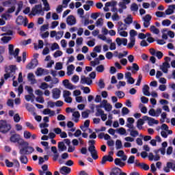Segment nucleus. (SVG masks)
Masks as SVG:
<instances>
[{"mask_svg": "<svg viewBox=\"0 0 175 175\" xmlns=\"http://www.w3.org/2000/svg\"><path fill=\"white\" fill-rule=\"evenodd\" d=\"M25 143L26 144H21V146H23L19 151L21 155H29V154H32L33 151H35V149H33L32 146H29L28 142H25Z\"/></svg>", "mask_w": 175, "mask_h": 175, "instance_id": "obj_1", "label": "nucleus"}, {"mask_svg": "<svg viewBox=\"0 0 175 175\" xmlns=\"http://www.w3.org/2000/svg\"><path fill=\"white\" fill-rule=\"evenodd\" d=\"M89 144H90V146L88 148V151H90L92 157L94 160L98 159L99 158L98 152L96 151V149H95V146H94V144H95V140H90Z\"/></svg>", "mask_w": 175, "mask_h": 175, "instance_id": "obj_2", "label": "nucleus"}, {"mask_svg": "<svg viewBox=\"0 0 175 175\" xmlns=\"http://www.w3.org/2000/svg\"><path fill=\"white\" fill-rule=\"evenodd\" d=\"M10 129H12V126L10 124H8L6 120L0 121V132H1V133H8Z\"/></svg>", "mask_w": 175, "mask_h": 175, "instance_id": "obj_3", "label": "nucleus"}, {"mask_svg": "<svg viewBox=\"0 0 175 175\" xmlns=\"http://www.w3.org/2000/svg\"><path fill=\"white\" fill-rule=\"evenodd\" d=\"M36 14H41V16L44 14V12H43V10L42 9V4L36 5L32 8L29 16H36Z\"/></svg>", "mask_w": 175, "mask_h": 175, "instance_id": "obj_4", "label": "nucleus"}, {"mask_svg": "<svg viewBox=\"0 0 175 175\" xmlns=\"http://www.w3.org/2000/svg\"><path fill=\"white\" fill-rule=\"evenodd\" d=\"M10 142H12V143H18V144H19L20 146H21V144H27V143H25V142H24V139H21L20 135L17 134H14L11 136Z\"/></svg>", "mask_w": 175, "mask_h": 175, "instance_id": "obj_5", "label": "nucleus"}, {"mask_svg": "<svg viewBox=\"0 0 175 175\" xmlns=\"http://www.w3.org/2000/svg\"><path fill=\"white\" fill-rule=\"evenodd\" d=\"M143 119L144 120V121H148V124L150 126H152V125H154V124H155L156 125H158V124H159V121L156 120L155 119H154L152 118H150L147 116H143Z\"/></svg>", "mask_w": 175, "mask_h": 175, "instance_id": "obj_6", "label": "nucleus"}, {"mask_svg": "<svg viewBox=\"0 0 175 175\" xmlns=\"http://www.w3.org/2000/svg\"><path fill=\"white\" fill-rule=\"evenodd\" d=\"M16 74V66H11L10 67V72L4 75V79L8 80L9 77H13Z\"/></svg>", "mask_w": 175, "mask_h": 175, "instance_id": "obj_7", "label": "nucleus"}, {"mask_svg": "<svg viewBox=\"0 0 175 175\" xmlns=\"http://www.w3.org/2000/svg\"><path fill=\"white\" fill-rule=\"evenodd\" d=\"M161 113L162 109L161 108H157L156 111L154 109H151L148 111L149 116H151L152 117H159Z\"/></svg>", "mask_w": 175, "mask_h": 175, "instance_id": "obj_8", "label": "nucleus"}, {"mask_svg": "<svg viewBox=\"0 0 175 175\" xmlns=\"http://www.w3.org/2000/svg\"><path fill=\"white\" fill-rule=\"evenodd\" d=\"M151 18H152V17L150 14H146L142 18L144 21V27L145 28H148V27H150V22L151 21Z\"/></svg>", "mask_w": 175, "mask_h": 175, "instance_id": "obj_9", "label": "nucleus"}, {"mask_svg": "<svg viewBox=\"0 0 175 175\" xmlns=\"http://www.w3.org/2000/svg\"><path fill=\"white\" fill-rule=\"evenodd\" d=\"M81 84H87V85H91L92 84V79L88 77H81Z\"/></svg>", "mask_w": 175, "mask_h": 175, "instance_id": "obj_10", "label": "nucleus"}, {"mask_svg": "<svg viewBox=\"0 0 175 175\" xmlns=\"http://www.w3.org/2000/svg\"><path fill=\"white\" fill-rule=\"evenodd\" d=\"M52 97L53 99H59L61 97V90L58 88L52 90Z\"/></svg>", "mask_w": 175, "mask_h": 175, "instance_id": "obj_11", "label": "nucleus"}, {"mask_svg": "<svg viewBox=\"0 0 175 175\" xmlns=\"http://www.w3.org/2000/svg\"><path fill=\"white\" fill-rule=\"evenodd\" d=\"M39 64V62L38 61V59L34 58L31 60L30 63H29L27 66V69H33V68H36L38 66V64Z\"/></svg>", "mask_w": 175, "mask_h": 175, "instance_id": "obj_12", "label": "nucleus"}, {"mask_svg": "<svg viewBox=\"0 0 175 175\" xmlns=\"http://www.w3.org/2000/svg\"><path fill=\"white\" fill-rule=\"evenodd\" d=\"M96 117H101L102 121H106L107 120V114L105 113V111L99 110L98 112H96Z\"/></svg>", "mask_w": 175, "mask_h": 175, "instance_id": "obj_13", "label": "nucleus"}, {"mask_svg": "<svg viewBox=\"0 0 175 175\" xmlns=\"http://www.w3.org/2000/svg\"><path fill=\"white\" fill-rule=\"evenodd\" d=\"M3 6L5 8H10V6H13L17 5V1L16 0H7L2 3Z\"/></svg>", "mask_w": 175, "mask_h": 175, "instance_id": "obj_14", "label": "nucleus"}, {"mask_svg": "<svg viewBox=\"0 0 175 175\" xmlns=\"http://www.w3.org/2000/svg\"><path fill=\"white\" fill-rule=\"evenodd\" d=\"M116 42L118 46H121L122 44H123V46H126V44H128V39L126 38H117Z\"/></svg>", "mask_w": 175, "mask_h": 175, "instance_id": "obj_15", "label": "nucleus"}, {"mask_svg": "<svg viewBox=\"0 0 175 175\" xmlns=\"http://www.w3.org/2000/svg\"><path fill=\"white\" fill-rule=\"evenodd\" d=\"M68 25H75L76 24V18L73 15L68 16L66 19Z\"/></svg>", "mask_w": 175, "mask_h": 175, "instance_id": "obj_16", "label": "nucleus"}, {"mask_svg": "<svg viewBox=\"0 0 175 175\" xmlns=\"http://www.w3.org/2000/svg\"><path fill=\"white\" fill-rule=\"evenodd\" d=\"M113 157L110 156V155H105L103 157L102 161L100 162L101 165H105V163H106V162H113Z\"/></svg>", "mask_w": 175, "mask_h": 175, "instance_id": "obj_17", "label": "nucleus"}, {"mask_svg": "<svg viewBox=\"0 0 175 175\" xmlns=\"http://www.w3.org/2000/svg\"><path fill=\"white\" fill-rule=\"evenodd\" d=\"M70 172H72V169H70L69 167L63 166L62 168H60L61 174L68 175L69 173H70Z\"/></svg>", "mask_w": 175, "mask_h": 175, "instance_id": "obj_18", "label": "nucleus"}, {"mask_svg": "<svg viewBox=\"0 0 175 175\" xmlns=\"http://www.w3.org/2000/svg\"><path fill=\"white\" fill-rule=\"evenodd\" d=\"M72 121H74V122H79V120H80V112H79V111H74L72 113Z\"/></svg>", "mask_w": 175, "mask_h": 175, "instance_id": "obj_19", "label": "nucleus"}, {"mask_svg": "<svg viewBox=\"0 0 175 175\" xmlns=\"http://www.w3.org/2000/svg\"><path fill=\"white\" fill-rule=\"evenodd\" d=\"M175 5H171L169 6L168 9L165 10V16H170L174 13Z\"/></svg>", "mask_w": 175, "mask_h": 175, "instance_id": "obj_20", "label": "nucleus"}, {"mask_svg": "<svg viewBox=\"0 0 175 175\" xmlns=\"http://www.w3.org/2000/svg\"><path fill=\"white\" fill-rule=\"evenodd\" d=\"M142 92L144 95H146V96H150V95H151V94L150 93V87L148 86V85H144Z\"/></svg>", "mask_w": 175, "mask_h": 175, "instance_id": "obj_21", "label": "nucleus"}, {"mask_svg": "<svg viewBox=\"0 0 175 175\" xmlns=\"http://www.w3.org/2000/svg\"><path fill=\"white\" fill-rule=\"evenodd\" d=\"M145 121L146 120H144L143 118L142 119L140 118L137 121V128L139 129V131H142V129H143V125H144Z\"/></svg>", "mask_w": 175, "mask_h": 175, "instance_id": "obj_22", "label": "nucleus"}, {"mask_svg": "<svg viewBox=\"0 0 175 175\" xmlns=\"http://www.w3.org/2000/svg\"><path fill=\"white\" fill-rule=\"evenodd\" d=\"M42 170H39L38 172L40 175H44V174L46 173V172H47V170H49V165H47V164H44L42 166Z\"/></svg>", "mask_w": 175, "mask_h": 175, "instance_id": "obj_23", "label": "nucleus"}, {"mask_svg": "<svg viewBox=\"0 0 175 175\" xmlns=\"http://www.w3.org/2000/svg\"><path fill=\"white\" fill-rule=\"evenodd\" d=\"M118 31H125L126 29V25L124 24L122 21L118 22Z\"/></svg>", "mask_w": 175, "mask_h": 175, "instance_id": "obj_24", "label": "nucleus"}, {"mask_svg": "<svg viewBox=\"0 0 175 175\" xmlns=\"http://www.w3.org/2000/svg\"><path fill=\"white\" fill-rule=\"evenodd\" d=\"M104 105H106V100H103L100 104L96 105V113H98V110H103L102 107L104 109Z\"/></svg>", "mask_w": 175, "mask_h": 175, "instance_id": "obj_25", "label": "nucleus"}, {"mask_svg": "<svg viewBox=\"0 0 175 175\" xmlns=\"http://www.w3.org/2000/svg\"><path fill=\"white\" fill-rule=\"evenodd\" d=\"M75 70V66L71 64L67 67V75L68 76H70V75L73 74V71Z\"/></svg>", "mask_w": 175, "mask_h": 175, "instance_id": "obj_26", "label": "nucleus"}, {"mask_svg": "<svg viewBox=\"0 0 175 175\" xmlns=\"http://www.w3.org/2000/svg\"><path fill=\"white\" fill-rule=\"evenodd\" d=\"M58 149H59V151H65L66 150V147L65 146V144L62 142H58Z\"/></svg>", "mask_w": 175, "mask_h": 175, "instance_id": "obj_27", "label": "nucleus"}, {"mask_svg": "<svg viewBox=\"0 0 175 175\" xmlns=\"http://www.w3.org/2000/svg\"><path fill=\"white\" fill-rule=\"evenodd\" d=\"M17 25H23L24 24V17L23 16H18L16 20Z\"/></svg>", "mask_w": 175, "mask_h": 175, "instance_id": "obj_28", "label": "nucleus"}, {"mask_svg": "<svg viewBox=\"0 0 175 175\" xmlns=\"http://www.w3.org/2000/svg\"><path fill=\"white\" fill-rule=\"evenodd\" d=\"M19 159L21 163H23L24 165H27V163H28V157L24 154H21Z\"/></svg>", "mask_w": 175, "mask_h": 175, "instance_id": "obj_29", "label": "nucleus"}, {"mask_svg": "<svg viewBox=\"0 0 175 175\" xmlns=\"http://www.w3.org/2000/svg\"><path fill=\"white\" fill-rule=\"evenodd\" d=\"M115 165H117L118 166H120V167H122L125 166V163L122 162V160L121 159H116L115 161Z\"/></svg>", "mask_w": 175, "mask_h": 175, "instance_id": "obj_30", "label": "nucleus"}, {"mask_svg": "<svg viewBox=\"0 0 175 175\" xmlns=\"http://www.w3.org/2000/svg\"><path fill=\"white\" fill-rule=\"evenodd\" d=\"M42 2L44 6V10L49 12L50 10V4L49 3V1H47V0H42Z\"/></svg>", "mask_w": 175, "mask_h": 175, "instance_id": "obj_31", "label": "nucleus"}, {"mask_svg": "<svg viewBox=\"0 0 175 175\" xmlns=\"http://www.w3.org/2000/svg\"><path fill=\"white\" fill-rule=\"evenodd\" d=\"M23 6V1H19L18 3V8L17 10L15 12V16H18V13H20L21 10H22Z\"/></svg>", "mask_w": 175, "mask_h": 175, "instance_id": "obj_32", "label": "nucleus"}, {"mask_svg": "<svg viewBox=\"0 0 175 175\" xmlns=\"http://www.w3.org/2000/svg\"><path fill=\"white\" fill-rule=\"evenodd\" d=\"M35 76L33 75V73H29L27 75V79L29 81H31L33 84H35L36 83V80L35 79Z\"/></svg>", "mask_w": 175, "mask_h": 175, "instance_id": "obj_33", "label": "nucleus"}, {"mask_svg": "<svg viewBox=\"0 0 175 175\" xmlns=\"http://www.w3.org/2000/svg\"><path fill=\"white\" fill-rule=\"evenodd\" d=\"M150 32L154 33L155 35H158L159 33V29L157 28V27L152 25L150 27Z\"/></svg>", "mask_w": 175, "mask_h": 175, "instance_id": "obj_34", "label": "nucleus"}, {"mask_svg": "<svg viewBox=\"0 0 175 175\" xmlns=\"http://www.w3.org/2000/svg\"><path fill=\"white\" fill-rule=\"evenodd\" d=\"M104 109L106 111H111V109H113V107L110 103H107V100H106V103L104 105Z\"/></svg>", "mask_w": 175, "mask_h": 175, "instance_id": "obj_35", "label": "nucleus"}, {"mask_svg": "<svg viewBox=\"0 0 175 175\" xmlns=\"http://www.w3.org/2000/svg\"><path fill=\"white\" fill-rule=\"evenodd\" d=\"M170 169H172V162H167V166L163 167V171L165 173H170Z\"/></svg>", "mask_w": 175, "mask_h": 175, "instance_id": "obj_36", "label": "nucleus"}, {"mask_svg": "<svg viewBox=\"0 0 175 175\" xmlns=\"http://www.w3.org/2000/svg\"><path fill=\"white\" fill-rule=\"evenodd\" d=\"M128 131L130 132V135L133 137H137V136H139V132L135 129H128Z\"/></svg>", "mask_w": 175, "mask_h": 175, "instance_id": "obj_37", "label": "nucleus"}, {"mask_svg": "<svg viewBox=\"0 0 175 175\" xmlns=\"http://www.w3.org/2000/svg\"><path fill=\"white\" fill-rule=\"evenodd\" d=\"M124 23L126 24H128L129 25L130 24H132L133 23V18H132V15H129L125 19Z\"/></svg>", "mask_w": 175, "mask_h": 175, "instance_id": "obj_38", "label": "nucleus"}, {"mask_svg": "<svg viewBox=\"0 0 175 175\" xmlns=\"http://www.w3.org/2000/svg\"><path fill=\"white\" fill-rule=\"evenodd\" d=\"M136 42V39L130 38V42L127 44V49H133L135 46V43Z\"/></svg>", "mask_w": 175, "mask_h": 175, "instance_id": "obj_39", "label": "nucleus"}, {"mask_svg": "<svg viewBox=\"0 0 175 175\" xmlns=\"http://www.w3.org/2000/svg\"><path fill=\"white\" fill-rule=\"evenodd\" d=\"M116 150H121L122 148H123L122 142H121V140L120 139L116 140Z\"/></svg>", "mask_w": 175, "mask_h": 175, "instance_id": "obj_40", "label": "nucleus"}, {"mask_svg": "<svg viewBox=\"0 0 175 175\" xmlns=\"http://www.w3.org/2000/svg\"><path fill=\"white\" fill-rule=\"evenodd\" d=\"M1 18L5 21L10 20V18H12V15L8 12H5L1 15Z\"/></svg>", "mask_w": 175, "mask_h": 175, "instance_id": "obj_41", "label": "nucleus"}, {"mask_svg": "<svg viewBox=\"0 0 175 175\" xmlns=\"http://www.w3.org/2000/svg\"><path fill=\"white\" fill-rule=\"evenodd\" d=\"M96 70L98 73H103V72H105V66H103V64H100V65L98 66L96 68Z\"/></svg>", "mask_w": 175, "mask_h": 175, "instance_id": "obj_42", "label": "nucleus"}, {"mask_svg": "<svg viewBox=\"0 0 175 175\" xmlns=\"http://www.w3.org/2000/svg\"><path fill=\"white\" fill-rule=\"evenodd\" d=\"M130 9L131 12H137V10H139V5L135 3H133L131 4Z\"/></svg>", "mask_w": 175, "mask_h": 175, "instance_id": "obj_43", "label": "nucleus"}, {"mask_svg": "<svg viewBox=\"0 0 175 175\" xmlns=\"http://www.w3.org/2000/svg\"><path fill=\"white\" fill-rule=\"evenodd\" d=\"M72 95V92H69L68 90H64L63 91V98L64 99H66V98L70 97Z\"/></svg>", "mask_w": 175, "mask_h": 175, "instance_id": "obj_44", "label": "nucleus"}, {"mask_svg": "<svg viewBox=\"0 0 175 175\" xmlns=\"http://www.w3.org/2000/svg\"><path fill=\"white\" fill-rule=\"evenodd\" d=\"M135 36H137V31L135 29H131L130 31V39H136Z\"/></svg>", "mask_w": 175, "mask_h": 175, "instance_id": "obj_45", "label": "nucleus"}, {"mask_svg": "<svg viewBox=\"0 0 175 175\" xmlns=\"http://www.w3.org/2000/svg\"><path fill=\"white\" fill-rule=\"evenodd\" d=\"M53 88V85H49V84L46 83H41V85L40 86V88H41V90H47V88Z\"/></svg>", "mask_w": 175, "mask_h": 175, "instance_id": "obj_46", "label": "nucleus"}, {"mask_svg": "<svg viewBox=\"0 0 175 175\" xmlns=\"http://www.w3.org/2000/svg\"><path fill=\"white\" fill-rule=\"evenodd\" d=\"M172 24V21L169 19H165L162 21L163 27H169Z\"/></svg>", "mask_w": 175, "mask_h": 175, "instance_id": "obj_47", "label": "nucleus"}, {"mask_svg": "<svg viewBox=\"0 0 175 175\" xmlns=\"http://www.w3.org/2000/svg\"><path fill=\"white\" fill-rule=\"evenodd\" d=\"M155 15L157 16V17H159V18L166 17V14L165 12H161V11L156 12Z\"/></svg>", "mask_w": 175, "mask_h": 175, "instance_id": "obj_48", "label": "nucleus"}, {"mask_svg": "<svg viewBox=\"0 0 175 175\" xmlns=\"http://www.w3.org/2000/svg\"><path fill=\"white\" fill-rule=\"evenodd\" d=\"M51 51H54V50H59V45L57 42L52 44L51 46Z\"/></svg>", "mask_w": 175, "mask_h": 175, "instance_id": "obj_49", "label": "nucleus"}, {"mask_svg": "<svg viewBox=\"0 0 175 175\" xmlns=\"http://www.w3.org/2000/svg\"><path fill=\"white\" fill-rule=\"evenodd\" d=\"M139 165V167L141 169H144V170H150V166L144 163H141Z\"/></svg>", "mask_w": 175, "mask_h": 175, "instance_id": "obj_50", "label": "nucleus"}, {"mask_svg": "<svg viewBox=\"0 0 175 175\" xmlns=\"http://www.w3.org/2000/svg\"><path fill=\"white\" fill-rule=\"evenodd\" d=\"M118 33H119V35L123 38H126V36H128V32L125 31L118 30Z\"/></svg>", "mask_w": 175, "mask_h": 175, "instance_id": "obj_51", "label": "nucleus"}, {"mask_svg": "<svg viewBox=\"0 0 175 175\" xmlns=\"http://www.w3.org/2000/svg\"><path fill=\"white\" fill-rule=\"evenodd\" d=\"M23 135H24L25 139H31V137L32 136V134L31 133V132L28 131H25Z\"/></svg>", "mask_w": 175, "mask_h": 175, "instance_id": "obj_52", "label": "nucleus"}, {"mask_svg": "<svg viewBox=\"0 0 175 175\" xmlns=\"http://www.w3.org/2000/svg\"><path fill=\"white\" fill-rule=\"evenodd\" d=\"M89 116H90V110L85 111L81 113L82 118H88Z\"/></svg>", "mask_w": 175, "mask_h": 175, "instance_id": "obj_53", "label": "nucleus"}, {"mask_svg": "<svg viewBox=\"0 0 175 175\" xmlns=\"http://www.w3.org/2000/svg\"><path fill=\"white\" fill-rule=\"evenodd\" d=\"M44 70L42 68H38L36 72V76H42Z\"/></svg>", "mask_w": 175, "mask_h": 175, "instance_id": "obj_54", "label": "nucleus"}, {"mask_svg": "<svg viewBox=\"0 0 175 175\" xmlns=\"http://www.w3.org/2000/svg\"><path fill=\"white\" fill-rule=\"evenodd\" d=\"M62 36H64V31H58L57 33H56V40H59V39H61V38H62Z\"/></svg>", "mask_w": 175, "mask_h": 175, "instance_id": "obj_55", "label": "nucleus"}, {"mask_svg": "<svg viewBox=\"0 0 175 175\" xmlns=\"http://www.w3.org/2000/svg\"><path fill=\"white\" fill-rule=\"evenodd\" d=\"M115 94L120 99L125 96V94L121 91L116 92Z\"/></svg>", "mask_w": 175, "mask_h": 175, "instance_id": "obj_56", "label": "nucleus"}, {"mask_svg": "<svg viewBox=\"0 0 175 175\" xmlns=\"http://www.w3.org/2000/svg\"><path fill=\"white\" fill-rule=\"evenodd\" d=\"M63 54L64 53H62V51H57L53 53V57L54 58H58V57H61Z\"/></svg>", "mask_w": 175, "mask_h": 175, "instance_id": "obj_57", "label": "nucleus"}, {"mask_svg": "<svg viewBox=\"0 0 175 175\" xmlns=\"http://www.w3.org/2000/svg\"><path fill=\"white\" fill-rule=\"evenodd\" d=\"M96 27H102L103 25V19L102 18H100L97 20L96 22Z\"/></svg>", "mask_w": 175, "mask_h": 175, "instance_id": "obj_58", "label": "nucleus"}, {"mask_svg": "<svg viewBox=\"0 0 175 175\" xmlns=\"http://www.w3.org/2000/svg\"><path fill=\"white\" fill-rule=\"evenodd\" d=\"M12 161L14 167H16V169H20V162L18 161V160L15 159H13Z\"/></svg>", "mask_w": 175, "mask_h": 175, "instance_id": "obj_59", "label": "nucleus"}, {"mask_svg": "<svg viewBox=\"0 0 175 175\" xmlns=\"http://www.w3.org/2000/svg\"><path fill=\"white\" fill-rule=\"evenodd\" d=\"M15 10H16V5H12L11 8L8 9L6 12L10 14L11 13H14Z\"/></svg>", "mask_w": 175, "mask_h": 175, "instance_id": "obj_60", "label": "nucleus"}, {"mask_svg": "<svg viewBox=\"0 0 175 175\" xmlns=\"http://www.w3.org/2000/svg\"><path fill=\"white\" fill-rule=\"evenodd\" d=\"M25 100L27 101V102H29V100H31V103H33V98H34L33 96H32V94H30V95H26L25 96Z\"/></svg>", "mask_w": 175, "mask_h": 175, "instance_id": "obj_61", "label": "nucleus"}, {"mask_svg": "<svg viewBox=\"0 0 175 175\" xmlns=\"http://www.w3.org/2000/svg\"><path fill=\"white\" fill-rule=\"evenodd\" d=\"M12 40V37H6V36H4L1 38V41L3 42V43H8L10 42V40Z\"/></svg>", "mask_w": 175, "mask_h": 175, "instance_id": "obj_62", "label": "nucleus"}, {"mask_svg": "<svg viewBox=\"0 0 175 175\" xmlns=\"http://www.w3.org/2000/svg\"><path fill=\"white\" fill-rule=\"evenodd\" d=\"M55 69V70H61V69H62V63H61V62L56 63Z\"/></svg>", "mask_w": 175, "mask_h": 175, "instance_id": "obj_63", "label": "nucleus"}, {"mask_svg": "<svg viewBox=\"0 0 175 175\" xmlns=\"http://www.w3.org/2000/svg\"><path fill=\"white\" fill-rule=\"evenodd\" d=\"M66 88H67V90H76V86L71 83H69L67 84V86H66Z\"/></svg>", "mask_w": 175, "mask_h": 175, "instance_id": "obj_64", "label": "nucleus"}]
</instances>
